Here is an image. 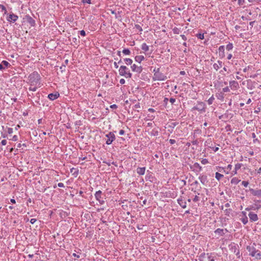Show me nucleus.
<instances>
[{"mask_svg":"<svg viewBox=\"0 0 261 261\" xmlns=\"http://www.w3.org/2000/svg\"><path fill=\"white\" fill-rule=\"evenodd\" d=\"M21 146L27 147V144L25 143H23L22 144H21V143H18L17 145V147L18 148H20Z\"/></svg>","mask_w":261,"mask_h":261,"instance_id":"50","label":"nucleus"},{"mask_svg":"<svg viewBox=\"0 0 261 261\" xmlns=\"http://www.w3.org/2000/svg\"><path fill=\"white\" fill-rule=\"evenodd\" d=\"M205 104L203 102H198V104L193 107L192 110H197L200 112H205Z\"/></svg>","mask_w":261,"mask_h":261,"instance_id":"5","label":"nucleus"},{"mask_svg":"<svg viewBox=\"0 0 261 261\" xmlns=\"http://www.w3.org/2000/svg\"><path fill=\"white\" fill-rule=\"evenodd\" d=\"M254 245H256L255 243L253 244V246H247V250L249 252V255L252 256L254 255V254L258 252V250H256V248L254 247Z\"/></svg>","mask_w":261,"mask_h":261,"instance_id":"8","label":"nucleus"},{"mask_svg":"<svg viewBox=\"0 0 261 261\" xmlns=\"http://www.w3.org/2000/svg\"><path fill=\"white\" fill-rule=\"evenodd\" d=\"M219 55L220 56L223 57H224V50H225V47L224 45H221L219 47Z\"/></svg>","mask_w":261,"mask_h":261,"instance_id":"22","label":"nucleus"},{"mask_svg":"<svg viewBox=\"0 0 261 261\" xmlns=\"http://www.w3.org/2000/svg\"><path fill=\"white\" fill-rule=\"evenodd\" d=\"M248 216L249 218L250 221L251 222H255L257 221L258 219L257 215L252 212H250L249 213Z\"/></svg>","mask_w":261,"mask_h":261,"instance_id":"9","label":"nucleus"},{"mask_svg":"<svg viewBox=\"0 0 261 261\" xmlns=\"http://www.w3.org/2000/svg\"><path fill=\"white\" fill-rule=\"evenodd\" d=\"M190 169L196 173H198L202 170V167L198 163H195L193 165H190Z\"/></svg>","mask_w":261,"mask_h":261,"instance_id":"7","label":"nucleus"},{"mask_svg":"<svg viewBox=\"0 0 261 261\" xmlns=\"http://www.w3.org/2000/svg\"><path fill=\"white\" fill-rule=\"evenodd\" d=\"M248 184H249V182H248V181H245V180H244V181H243L242 182V185L243 186H244L245 187H247L248 186Z\"/></svg>","mask_w":261,"mask_h":261,"instance_id":"45","label":"nucleus"},{"mask_svg":"<svg viewBox=\"0 0 261 261\" xmlns=\"http://www.w3.org/2000/svg\"><path fill=\"white\" fill-rule=\"evenodd\" d=\"M233 47V45L232 44V43H229L227 45H226V50H227L228 51H229L231 49H232Z\"/></svg>","mask_w":261,"mask_h":261,"instance_id":"34","label":"nucleus"},{"mask_svg":"<svg viewBox=\"0 0 261 261\" xmlns=\"http://www.w3.org/2000/svg\"><path fill=\"white\" fill-rule=\"evenodd\" d=\"M232 211V210L230 208L226 209L225 210V215L229 216L230 213Z\"/></svg>","mask_w":261,"mask_h":261,"instance_id":"42","label":"nucleus"},{"mask_svg":"<svg viewBox=\"0 0 261 261\" xmlns=\"http://www.w3.org/2000/svg\"><path fill=\"white\" fill-rule=\"evenodd\" d=\"M135 28L139 30L140 31H142V28L141 27L140 25H139V24H136L135 25Z\"/></svg>","mask_w":261,"mask_h":261,"instance_id":"52","label":"nucleus"},{"mask_svg":"<svg viewBox=\"0 0 261 261\" xmlns=\"http://www.w3.org/2000/svg\"><path fill=\"white\" fill-rule=\"evenodd\" d=\"M27 95H28V97H29V98L31 99V98H34V97L35 95H34L33 93H30V92H28Z\"/></svg>","mask_w":261,"mask_h":261,"instance_id":"41","label":"nucleus"},{"mask_svg":"<svg viewBox=\"0 0 261 261\" xmlns=\"http://www.w3.org/2000/svg\"><path fill=\"white\" fill-rule=\"evenodd\" d=\"M123 54L126 55H129L130 53V50L127 48H125L122 50Z\"/></svg>","mask_w":261,"mask_h":261,"instance_id":"36","label":"nucleus"},{"mask_svg":"<svg viewBox=\"0 0 261 261\" xmlns=\"http://www.w3.org/2000/svg\"><path fill=\"white\" fill-rule=\"evenodd\" d=\"M106 137L107 138L106 141V143L107 145H110L113 141L115 140V136L112 132H109L108 134H106Z\"/></svg>","mask_w":261,"mask_h":261,"instance_id":"6","label":"nucleus"},{"mask_svg":"<svg viewBox=\"0 0 261 261\" xmlns=\"http://www.w3.org/2000/svg\"><path fill=\"white\" fill-rule=\"evenodd\" d=\"M153 81H165L167 79V72H165L163 68H155L153 69Z\"/></svg>","mask_w":261,"mask_h":261,"instance_id":"1","label":"nucleus"},{"mask_svg":"<svg viewBox=\"0 0 261 261\" xmlns=\"http://www.w3.org/2000/svg\"><path fill=\"white\" fill-rule=\"evenodd\" d=\"M178 124V122H172L170 125H169V127L172 128H174L175 126H176Z\"/></svg>","mask_w":261,"mask_h":261,"instance_id":"43","label":"nucleus"},{"mask_svg":"<svg viewBox=\"0 0 261 261\" xmlns=\"http://www.w3.org/2000/svg\"><path fill=\"white\" fill-rule=\"evenodd\" d=\"M95 198L97 200H98L102 198H103L102 196V192L100 190L97 191L95 194Z\"/></svg>","mask_w":261,"mask_h":261,"instance_id":"23","label":"nucleus"},{"mask_svg":"<svg viewBox=\"0 0 261 261\" xmlns=\"http://www.w3.org/2000/svg\"><path fill=\"white\" fill-rule=\"evenodd\" d=\"M223 92H227L230 91L229 88L228 87H226L222 89Z\"/></svg>","mask_w":261,"mask_h":261,"instance_id":"48","label":"nucleus"},{"mask_svg":"<svg viewBox=\"0 0 261 261\" xmlns=\"http://www.w3.org/2000/svg\"><path fill=\"white\" fill-rule=\"evenodd\" d=\"M241 181L240 179H239L237 177H233L231 180V183L232 184L237 185Z\"/></svg>","mask_w":261,"mask_h":261,"instance_id":"27","label":"nucleus"},{"mask_svg":"<svg viewBox=\"0 0 261 261\" xmlns=\"http://www.w3.org/2000/svg\"><path fill=\"white\" fill-rule=\"evenodd\" d=\"M36 86V85H35V86H31L30 85V87L29 88V91L30 92L36 91L37 89V87Z\"/></svg>","mask_w":261,"mask_h":261,"instance_id":"31","label":"nucleus"},{"mask_svg":"<svg viewBox=\"0 0 261 261\" xmlns=\"http://www.w3.org/2000/svg\"><path fill=\"white\" fill-rule=\"evenodd\" d=\"M18 17L14 14H10L7 17V20L10 22H15L18 19Z\"/></svg>","mask_w":261,"mask_h":261,"instance_id":"10","label":"nucleus"},{"mask_svg":"<svg viewBox=\"0 0 261 261\" xmlns=\"http://www.w3.org/2000/svg\"><path fill=\"white\" fill-rule=\"evenodd\" d=\"M207 255L208 256V258L209 259L208 261H214L215 260L214 257L211 258V256L209 255L208 253H207Z\"/></svg>","mask_w":261,"mask_h":261,"instance_id":"57","label":"nucleus"},{"mask_svg":"<svg viewBox=\"0 0 261 261\" xmlns=\"http://www.w3.org/2000/svg\"><path fill=\"white\" fill-rule=\"evenodd\" d=\"M0 9H1L2 11H4L5 12V14L7 13V11L6 10V7L4 5L0 4Z\"/></svg>","mask_w":261,"mask_h":261,"instance_id":"40","label":"nucleus"},{"mask_svg":"<svg viewBox=\"0 0 261 261\" xmlns=\"http://www.w3.org/2000/svg\"><path fill=\"white\" fill-rule=\"evenodd\" d=\"M223 175L218 172H216L215 174V177L218 180H220L221 178L223 177Z\"/></svg>","mask_w":261,"mask_h":261,"instance_id":"32","label":"nucleus"},{"mask_svg":"<svg viewBox=\"0 0 261 261\" xmlns=\"http://www.w3.org/2000/svg\"><path fill=\"white\" fill-rule=\"evenodd\" d=\"M13 129L12 128H8V133L9 134H11L13 133Z\"/></svg>","mask_w":261,"mask_h":261,"instance_id":"55","label":"nucleus"},{"mask_svg":"<svg viewBox=\"0 0 261 261\" xmlns=\"http://www.w3.org/2000/svg\"><path fill=\"white\" fill-rule=\"evenodd\" d=\"M141 49L144 51H149V46L145 43H143L141 45Z\"/></svg>","mask_w":261,"mask_h":261,"instance_id":"26","label":"nucleus"},{"mask_svg":"<svg viewBox=\"0 0 261 261\" xmlns=\"http://www.w3.org/2000/svg\"><path fill=\"white\" fill-rule=\"evenodd\" d=\"M201 162L203 165H205L208 163V160L206 159H203L201 160Z\"/></svg>","mask_w":261,"mask_h":261,"instance_id":"44","label":"nucleus"},{"mask_svg":"<svg viewBox=\"0 0 261 261\" xmlns=\"http://www.w3.org/2000/svg\"><path fill=\"white\" fill-rule=\"evenodd\" d=\"M198 178L203 185H206L208 182L207 176L205 175H200L199 176Z\"/></svg>","mask_w":261,"mask_h":261,"instance_id":"15","label":"nucleus"},{"mask_svg":"<svg viewBox=\"0 0 261 261\" xmlns=\"http://www.w3.org/2000/svg\"><path fill=\"white\" fill-rule=\"evenodd\" d=\"M249 191L253 195L258 197H261V189L256 190L250 188Z\"/></svg>","mask_w":261,"mask_h":261,"instance_id":"12","label":"nucleus"},{"mask_svg":"<svg viewBox=\"0 0 261 261\" xmlns=\"http://www.w3.org/2000/svg\"><path fill=\"white\" fill-rule=\"evenodd\" d=\"M193 200L194 202H197L199 200V198L198 196L196 195Z\"/></svg>","mask_w":261,"mask_h":261,"instance_id":"51","label":"nucleus"},{"mask_svg":"<svg viewBox=\"0 0 261 261\" xmlns=\"http://www.w3.org/2000/svg\"><path fill=\"white\" fill-rule=\"evenodd\" d=\"M201 131L200 129H197L194 130V134H201Z\"/></svg>","mask_w":261,"mask_h":261,"instance_id":"59","label":"nucleus"},{"mask_svg":"<svg viewBox=\"0 0 261 261\" xmlns=\"http://www.w3.org/2000/svg\"><path fill=\"white\" fill-rule=\"evenodd\" d=\"M37 220L35 218H32L30 220V223L32 224H34L36 222Z\"/></svg>","mask_w":261,"mask_h":261,"instance_id":"56","label":"nucleus"},{"mask_svg":"<svg viewBox=\"0 0 261 261\" xmlns=\"http://www.w3.org/2000/svg\"><path fill=\"white\" fill-rule=\"evenodd\" d=\"M198 67L199 68H196L195 69H196L197 72H198L199 75H201V73H204L205 72V71H204L205 69H204L203 66H198ZM207 69H208V68H206V72H207Z\"/></svg>","mask_w":261,"mask_h":261,"instance_id":"20","label":"nucleus"},{"mask_svg":"<svg viewBox=\"0 0 261 261\" xmlns=\"http://www.w3.org/2000/svg\"><path fill=\"white\" fill-rule=\"evenodd\" d=\"M123 60L127 65H130L133 62L132 60L129 58H124Z\"/></svg>","mask_w":261,"mask_h":261,"instance_id":"33","label":"nucleus"},{"mask_svg":"<svg viewBox=\"0 0 261 261\" xmlns=\"http://www.w3.org/2000/svg\"><path fill=\"white\" fill-rule=\"evenodd\" d=\"M145 170V167H138L137 168L136 171L139 175H142L144 174Z\"/></svg>","mask_w":261,"mask_h":261,"instance_id":"16","label":"nucleus"},{"mask_svg":"<svg viewBox=\"0 0 261 261\" xmlns=\"http://www.w3.org/2000/svg\"><path fill=\"white\" fill-rule=\"evenodd\" d=\"M60 96V94L58 92L51 93L48 95L47 97L51 100H54L57 99Z\"/></svg>","mask_w":261,"mask_h":261,"instance_id":"11","label":"nucleus"},{"mask_svg":"<svg viewBox=\"0 0 261 261\" xmlns=\"http://www.w3.org/2000/svg\"><path fill=\"white\" fill-rule=\"evenodd\" d=\"M125 133V132L123 129H121L119 130V134L120 135H123Z\"/></svg>","mask_w":261,"mask_h":261,"instance_id":"64","label":"nucleus"},{"mask_svg":"<svg viewBox=\"0 0 261 261\" xmlns=\"http://www.w3.org/2000/svg\"><path fill=\"white\" fill-rule=\"evenodd\" d=\"M191 143L193 144V145H198V144L199 143L198 141L197 140H193L191 142Z\"/></svg>","mask_w":261,"mask_h":261,"instance_id":"60","label":"nucleus"},{"mask_svg":"<svg viewBox=\"0 0 261 261\" xmlns=\"http://www.w3.org/2000/svg\"><path fill=\"white\" fill-rule=\"evenodd\" d=\"M60 68V71L61 72H62L63 70H65V67L66 66H59Z\"/></svg>","mask_w":261,"mask_h":261,"instance_id":"63","label":"nucleus"},{"mask_svg":"<svg viewBox=\"0 0 261 261\" xmlns=\"http://www.w3.org/2000/svg\"><path fill=\"white\" fill-rule=\"evenodd\" d=\"M144 59V57L143 56H137L135 57V61L139 63H140Z\"/></svg>","mask_w":261,"mask_h":261,"instance_id":"25","label":"nucleus"},{"mask_svg":"<svg viewBox=\"0 0 261 261\" xmlns=\"http://www.w3.org/2000/svg\"><path fill=\"white\" fill-rule=\"evenodd\" d=\"M205 255V253L203 252V253H201L200 255V256H199V260L200 261H203L202 258L204 257Z\"/></svg>","mask_w":261,"mask_h":261,"instance_id":"47","label":"nucleus"},{"mask_svg":"<svg viewBox=\"0 0 261 261\" xmlns=\"http://www.w3.org/2000/svg\"><path fill=\"white\" fill-rule=\"evenodd\" d=\"M248 1L249 3H259L261 2V0H248Z\"/></svg>","mask_w":261,"mask_h":261,"instance_id":"46","label":"nucleus"},{"mask_svg":"<svg viewBox=\"0 0 261 261\" xmlns=\"http://www.w3.org/2000/svg\"><path fill=\"white\" fill-rule=\"evenodd\" d=\"M159 131L156 129H153L150 133L151 136H158L159 135Z\"/></svg>","mask_w":261,"mask_h":261,"instance_id":"28","label":"nucleus"},{"mask_svg":"<svg viewBox=\"0 0 261 261\" xmlns=\"http://www.w3.org/2000/svg\"><path fill=\"white\" fill-rule=\"evenodd\" d=\"M238 4L239 6H242L244 4V3H245V1L244 0H238Z\"/></svg>","mask_w":261,"mask_h":261,"instance_id":"49","label":"nucleus"},{"mask_svg":"<svg viewBox=\"0 0 261 261\" xmlns=\"http://www.w3.org/2000/svg\"><path fill=\"white\" fill-rule=\"evenodd\" d=\"M255 203L254 205H250L247 207L245 208V210L247 211H250L251 210H258L261 207V200H254Z\"/></svg>","mask_w":261,"mask_h":261,"instance_id":"4","label":"nucleus"},{"mask_svg":"<svg viewBox=\"0 0 261 261\" xmlns=\"http://www.w3.org/2000/svg\"><path fill=\"white\" fill-rule=\"evenodd\" d=\"M215 98L213 96H211L207 100V103L209 105H212L214 101Z\"/></svg>","mask_w":261,"mask_h":261,"instance_id":"37","label":"nucleus"},{"mask_svg":"<svg viewBox=\"0 0 261 261\" xmlns=\"http://www.w3.org/2000/svg\"><path fill=\"white\" fill-rule=\"evenodd\" d=\"M40 76L36 71L33 72L28 77L29 83H30L31 86L37 85L38 84L39 85H40ZM39 87L40 86H39Z\"/></svg>","mask_w":261,"mask_h":261,"instance_id":"2","label":"nucleus"},{"mask_svg":"<svg viewBox=\"0 0 261 261\" xmlns=\"http://www.w3.org/2000/svg\"><path fill=\"white\" fill-rule=\"evenodd\" d=\"M11 140L13 141H17L18 140V136L16 135L13 136Z\"/></svg>","mask_w":261,"mask_h":261,"instance_id":"54","label":"nucleus"},{"mask_svg":"<svg viewBox=\"0 0 261 261\" xmlns=\"http://www.w3.org/2000/svg\"><path fill=\"white\" fill-rule=\"evenodd\" d=\"M169 142H170V143L171 144H173L176 143V141L175 140H174V139H171L169 140Z\"/></svg>","mask_w":261,"mask_h":261,"instance_id":"62","label":"nucleus"},{"mask_svg":"<svg viewBox=\"0 0 261 261\" xmlns=\"http://www.w3.org/2000/svg\"><path fill=\"white\" fill-rule=\"evenodd\" d=\"M224 230L221 228H218L214 231L215 234H217L219 236H223L225 234Z\"/></svg>","mask_w":261,"mask_h":261,"instance_id":"21","label":"nucleus"},{"mask_svg":"<svg viewBox=\"0 0 261 261\" xmlns=\"http://www.w3.org/2000/svg\"><path fill=\"white\" fill-rule=\"evenodd\" d=\"M110 108L113 109H116L118 108L117 106L115 104H113L110 106Z\"/></svg>","mask_w":261,"mask_h":261,"instance_id":"58","label":"nucleus"},{"mask_svg":"<svg viewBox=\"0 0 261 261\" xmlns=\"http://www.w3.org/2000/svg\"><path fill=\"white\" fill-rule=\"evenodd\" d=\"M252 257H254L256 259H261V253L259 251L258 252L254 254V255H252Z\"/></svg>","mask_w":261,"mask_h":261,"instance_id":"29","label":"nucleus"},{"mask_svg":"<svg viewBox=\"0 0 261 261\" xmlns=\"http://www.w3.org/2000/svg\"><path fill=\"white\" fill-rule=\"evenodd\" d=\"M41 94L39 92L37 93L34 97V101L39 105H41L40 102Z\"/></svg>","mask_w":261,"mask_h":261,"instance_id":"17","label":"nucleus"},{"mask_svg":"<svg viewBox=\"0 0 261 261\" xmlns=\"http://www.w3.org/2000/svg\"><path fill=\"white\" fill-rule=\"evenodd\" d=\"M120 75L125 76L126 78L130 77L132 74L130 70L126 66H120L119 69Z\"/></svg>","mask_w":261,"mask_h":261,"instance_id":"3","label":"nucleus"},{"mask_svg":"<svg viewBox=\"0 0 261 261\" xmlns=\"http://www.w3.org/2000/svg\"><path fill=\"white\" fill-rule=\"evenodd\" d=\"M21 71H22V69L21 68H19V67H18L16 68H14V70L11 71V72H12V75H14L15 73L21 74Z\"/></svg>","mask_w":261,"mask_h":261,"instance_id":"24","label":"nucleus"},{"mask_svg":"<svg viewBox=\"0 0 261 261\" xmlns=\"http://www.w3.org/2000/svg\"><path fill=\"white\" fill-rule=\"evenodd\" d=\"M133 71L136 72L137 73H141L142 71V66H130Z\"/></svg>","mask_w":261,"mask_h":261,"instance_id":"19","label":"nucleus"},{"mask_svg":"<svg viewBox=\"0 0 261 261\" xmlns=\"http://www.w3.org/2000/svg\"><path fill=\"white\" fill-rule=\"evenodd\" d=\"M25 19L28 23H29L31 27H34L35 24V20L30 16H25Z\"/></svg>","mask_w":261,"mask_h":261,"instance_id":"13","label":"nucleus"},{"mask_svg":"<svg viewBox=\"0 0 261 261\" xmlns=\"http://www.w3.org/2000/svg\"><path fill=\"white\" fill-rule=\"evenodd\" d=\"M229 86L232 90H236L239 87V84L236 81H231L229 82Z\"/></svg>","mask_w":261,"mask_h":261,"instance_id":"14","label":"nucleus"},{"mask_svg":"<svg viewBox=\"0 0 261 261\" xmlns=\"http://www.w3.org/2000/svg\"><path fill=\"white\" fill-rule=\"evenodd\" d=\"M242 164L241 163H238L236 165H235V167H234V169L236 170H238L239 169H240L242 166Z\"/></svg>","mask_w":261,"mask_h":261,"instance_id":"38","label":"nucleus"},{"mask_svg":"<svg viewBox=\"0 0 261 261\" xmlns=\"http://www.w3.org/2000/svg\"><path fill=\"white\" fill-rule=\"evenodd\" d=\"M196 37L200 39H204V34L201 33H198L196 34Z\"/></svg>","mask_w":261,"mask_h":261,"instance_id":"39","label":"nucleus"},{"mask_svg":"<svg viewBox=\"0 0 261 261\" xmlns=\"http://www.w3.org/2000/svg\"><path fill=\"white\" fill-rule=\"evenodd\" d=\"M10 67V66H0V71L3 72L4 70L7 71H10V70L8 69V68Z\"/></svg>","mask_w":261,"mask_h":261,"instance_id":"30","label":"nucleus"},{"mask_svg":"<svg viewBox=\"0 0 261 261\" xmlns=\"http://www.w3.org/2000/svg\"><path fill=\"white\" fill-rule=\"evenodd\" d=\"M177 202L182 208H185L187 207L186 202L182 199H178Z\"/></svg>","mask_w":261,"mask_h":261,"instance_id":"18","label":"nucleus"},{"mask_svg":"<svg viewBox=\"0 0 261 261\" xmlns=\"http://www.w3.org/2000/svg\"><path fill=\"white\" fill-rule=\"evenodd\" d=\"M80 34L81 36H85L86 35V32L84 30L80 31Z\"/></svg>","mask_w":261,"mask_h":261,"instance_id":"53","label":"nucleus"},{"mask_svg":"<svg viewBox=\"0 0 261 261\" xmlns=\"http://www.w3.org/2000/svg\"><path fill=\"white\" fill-rule=\"evenodd\" d=\"M169 101L172 104H173L175 101V99L171 97L170 98Z\"/></svg>","mask_w":261,"mask_h":261,"instance_id":"61","label":"nucleus"},{"mask_svg":"<svg viewBox=\"0 0 261 261\" xmlns=\"http://www.w3.org/2000/svg\"><path fill=\"white\" fill-rule=\"evenodd\" d=\"M240 220L244 225L246 224L248 222L247 217L242 218Z\"/></svg>","mask_w":261,"mask_h":261,"instance_id":"35","label":"nucleus"}]
</instances>
